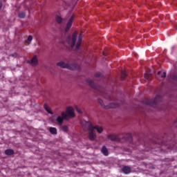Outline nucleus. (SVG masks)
I'll list each match as a JSON object with an SVG mask.
<instances>
[{"label":"nucleus","mask_w":177,"mask_h":177,"mask_svg":"<svg viewBox=\"0 0 177 177\" xmlns=\"http://www.w3.org/2000/svg\"><path fill=\"white\" fill-rule=\"evenodd\" d=\"M93 129L94 131L96 129L98 133H102V132H103V127H99L98 125L93 126Z\"/></svg>","instance_id":"14"},{"label":"nucleus","mask_w":177,"mask_h":177,"mask_svg":"<svg viewBox=\"0 0 177 177\" xmlns=\"http://www.w3.org/2000/svg\"><path fill=\"white\" fill-rule=\"evenodd\" d=\"M80 68H81V66H80V65L75 63L68 64V70L74 71V70H80Z\"/></svg>","instance_id":"12"},{"label":"nucleus","mask_w":177,"mask_h":177,"mask_svg":"<svg viewBox=\"0 0 177 177\" xmlns=\"http://www.w3.org/2000/svg\"><path fill=\"white\" fill-rule=\"evenodd\" d=\"M69 63L70 62H68V60L61 61L57 63V66H58V67H60L61 68H68Z\"/></svg>","instance_id":"9"},{"label":"nucleus","mask_w":177,"mask_h":177,"mask_svg":"<svg viewBox=\"0 0 177 177\" xmlns=\"http://www.w3.org/2000/svg\"><path fill=\"white\" fill-rule=\"evenodd\" d=\"M32 41V37L31 35H29L26 42V44H30V42H31Z\"/></svg>","instance_id":"23"},{"label":"nucleus","mask_w":177,"mask_h":177,"mask_svg":"<svg viewBox=\"0 0 177 177\" xmlns=\"http://www.w3.org/2000/svg\"><path fill=\"white\" fill-rule=\"evenodd\" d=\"M107 139L111 142H120V137L115 134H109L107 136Z\"/></svg>","instance_id":"10"},{"label":"nucleus","mask_w":177,"mask_h":177,"mask_svg":"<svg viewBox=\"0 0 177 177\" xmlns=\"http://www.w3.org/2000/svg\"><path fill=\"white\" fill-rule=\"evenodd\" d=\"M82 41V34H80L78 37V40L77 41V33L73 32L71 37H68L66 42L71 48H74L75 46V50H78L80 49L81 44Z\"/></svg>","instance_id":"2"},{"label":"nucleus","mask_w":177,"mask_h":177,"mask_svg":"<svg viewBox=\"0 0 177 177\" xmlns=\"http://www.w3.org/2000/svg\"><path fill=\"white\" fill-rule=\"evenodd\" d=\"M160 97L157 95L155 98L151 100H145L142 103L147 106H156L160 102Z\"/></svg>","instance_id":"3"},{"label":"nucleus","mask_w":177,"mask_h":177,"mask_svg":"<svg viewBox=\"0 0 177 177\" xmlns=\"http://www.w3.org/2000/svg\"><path fill=\"white\" fill-rule=\"evenodd\" d=\"M18 16L20 19H24V17H26V13L24 12V11L20 12Z\"/></svg>","instance_id":"21"},{"label":"nucleus","mask_w":177,"mask_h":177,"mask_svg":"<svg viewBox=\"0 0 177 177\" xmlns=\"http://www.w3.org/2000/svg\"><path fill=\"white\" fill-rule=\"evenodd\" d=\"M5 153L6 156H12L15 154V151H13V149H6Z\"/></svg>","instance_id":"17"},{"label":"nucleus","mask_w":177,"mask_h":177,"mask_svg":"<svg viewBox=\"0 0 177 177\" xmlns=\"http://www.w3.org/2000/svg\"><path fill=\"white\" fill-rule=\"evenodd\" d=\"M167 77V73L164 72L162 75H161V78H165Z\"/></svg>","instance_id":"27"},{"label":"nucleus","mask_w":177,"mask_h":177,"mask_svg":"<svg viewBox=\"0 0 177 177\" xmlns=\"http://www.w3.org/2000/svg\"><path fill=\"white\" fill-rule=\"evenodd\" d=\"M88 131V138L90 139V140H95V139H96V137H97L96 132L95 131V130L93 129H91Z\"/></svg>","instance_id":"11"},{"label":"nucleus","mask_w":177,"mask_h":177,"mask_svg":"<svg viewBox=\"0 0 177 177\" xmlns=\"http://www.w3.org/2000/svg\"><path fill=\"white\" fill-rule=\"evenodd\" d=\"M98 103L101 104L102 107L103 109H117V107H120V104L118 103H111L109 105H105L104 103H103V100L102 99H98Z\"/></svg>","instance_id":"4"},{"label":"nucleus","mask_w":177,"mask_h":177,"mask_svg":"<svg viewBox=\"0 0 177 177\" xmlns=\"http://www.w3.org/2000/svg\"><path fill=\"white\" fill-rule=\"evenodd\" d=\"M49 131L53 134V135H56L57 133V129L55 127H50L49 128Z\"/></svg>","instance_id":"20"},{"label":"nucleus","mask_w":177,"mask_h":177,"mask_svg":"<svg viewBox=\"0 0 177 177\" xmlns=\"http://www.w3.org/2000/svg\"><path fill=\"white\" fill-rule=\"evenodd\" d=\"M76 111H77V113H79L80 114H82V110H81V109L76 107Z\"/></svg>","instance_id":"25"},{"label":"nucleus","mask_w":177,"mask_h":177,"mask_svg":"<svg viewBox=\"0 0 177 177\" xmlns=\"http://www.w3.org/2000/svg\"><path fill=\"white\" fill-rule=\"evenodd\" d=\"M62 116H57L56 121L58 125H62L64 120H70V118H74L75 113H74V109L69 106L66 109V111H63L61 113Z\"/></svg>","instance_id":"1"},{"label":"nucleus","mask_w":177,"mask_h":177,"mask_svg":"<svg viewBox=\"0 0 177 177\" xmlns=\"http://www.w3.org/2000/svg\"><path fill=\"white\" fill-rule=\"evenodd\" d=\"M62 131H64V132H67V131H68V127L67 126L64 125V126L62 127Z\"/></svg>","instance_id":"24"},{"label":"nucleus","mask_w":177,"mask_h":177,"mask_svg":"<svg viewBox=\"0 0 177 177\" xmlns=\"http://www.w3.org/2000/svg\"><path fill=\"white\" fill-rule=\"evenodd\" d=\"M100 75H102V73H97L95 75V78H99V77H100Z\"/></svg>","instance_id":"26"},{"label":"nucleus","mask_w":177,"mask_h":177,"mask_svg":"<svg viewBox=\"0 0 177 177\" xmlns=\"http://www.w3.org/2000/svg\"><path fill=\"white\" fill-rule=\"evenodd\" d=\"M44 109L46 110V111H47V113H48L49 114H53V112L50 111V107H49L48 106V104H44Z\"/></svg>","instance_id":"18"},{"label":"nucleus","mask_w":177,"mask_h":177,"mask_svg":"<svg viewBox=\"0 0 177 177\" xmlns=\"http://www.w3.org/2000/svg\"><path fill=\"white\" fill-rule=\"evenodd\" d=\"M74 19H75V16L72 15L71 17L68 21L66 26L64 28L65 32H68V31L70 30V28H71V26H73V21H74Z\"/></svg>","instance_id":"7"},{"label":"nucleus","mask_w":177,"mask_h":177,"mask_svg":"<svg viewBox=\"0 0 177 177\" xmlns=\"http://www.w3.org/2000/svg\"><path fill=\"white\" fill-rule=\"evenodd\" d=\"M28 64H30L32 67H37L38 66V57L37 55L33 56V57L28 61Z\"/></svg>","instance_id":"8"},{"label":"nucleus","mask_w":177,"mask_h":177,"mask_svg":"<svg viewBox=\"0 0 177 177\" xmlns=\"http://www.w3.org/2000/svg\"><path fill=\"white\" fill-rule=\"evenodd\" d=\"M55 19H56V21H57V23H58V24H62V23H63V18H62V17L57 15Z\"/></svg>","instance_id":"19"},{"label":"nucleus","mask_w":177,"mask_h":177,"mask_svg":"<svg viewBox=\"0 0 177 177\" xmlns=\"http://www.w3.org/2000/svg\"><path fill=\"white\" fill-rule=\"evenodd\" d=\"M160 74H161V71H158L157 73L158 75H160Z\"/></svg>","instance_id":"30"},{"label":"nucleus","mask_w":177,"mask_h":177,"mask_svg":"<svg viewBox=\"0 0 177 177\" xmlns=\"http://www.w3.org/2000/svg\"><path fill=\"white\" fill-rule=\"evenodd\" d=\"M174 122H177V120H176Z\"/></svg>","instance_id":"31"},{"label":"nucleus","mask_w":177,"mask_h":177,"mask_svg":"<svg viewBox=\"0 0 177 177\" xmlns=\"http://www.w3.org/2000/svg\"><path fill=\"white\" fill-rule=\"evenodd\" d=\"M3 6V4L2 3V0H0V10L2 9Z\"/></svg>","instance_id":"28"},{"label":"nucleus","mask_w":177,"mask_h":177,"mask_svg":"<svg viewBox=\"0 0 177 177\" xmlns=\"http://www.w3.org/2000/svg\"><path fill=\"white\" fill-rule=\"evenodd\" d=\"M131 171H132V169L129 166H125L122 168V171L124 172V174H131Z\"/></svg>","instance_id":"13"},{"label":"nucleus","mask_w":177,"mask_h":177,"mask_svg":"<svg viewBox=\"0 0 177 177\" xmlns=\"http://www.w3.org/2000/svg\"><path fill=\"white\" fill-rule=\"evenodd\" d=\"M86 82H87V84H88V85L93 88V89H95L96 91H102V88L97 85H96L95 84V82H93V80H91V79H87L86 80Z\"/></svg>","instance_id":"6"},{"label":"nucleus","mask_w":177,"mask_h":177,"mask_svg":"<svg viewBox=\"0 0 177 177\" xmlns=\"http://www.w3.org/2000/svg\"><path fill=\"white\" fill-rule=\"evenodd\" d=\"M125 77H127V72L125 71H122L121 78L122 80H125Z\"/></svg>","instance_id":"22"},{"label":"nucleus","mask_w":177,"mask_h":177,"mask_svg":"<svg viewBox=\"0 0 177 177\" xmlns=\"http://www.w3.org/2000/svg\"><path fill=\"white\" fill-rule=\"evenodd\" d=\"M80 124L84 131H90L93 129L92 124L89 121H86L85 120H82L80 121Z\"/></svg>","instance_id":"5"},{"label":"nucleus","mask_w":177,"mask_h":177,"mask_svg":"<svg viewBox=\"0 0 177 177\" xmlns=\"http://www.w3.org/2000/svg\"><path fill=\"white\" fill-rule=\"evenodd\" d=\"M174 80H175L176 81H177V75L174 76Z\"/></svg>","instance_id":"29"},{"label":"nucleus","mask_w":177,"mask_h":177,"mask_svg":"<svg viewBox=\"0 0 177 177\" xmlns=\"http://www.w3.org/2000/svg\"><path fill=\"white\" fill-rule=\"evenodd\" d=\"M101 151L102 153V154H104V156H109V150L107 149V148L106 147H102Z\"/></svg>","instance_id":"16"},{"label":"nucleus","mask_w":177,"mask_h":177,"mask_svg":"<svg viewBox=\"0 0 177 177\" xmlns=\"http://www.w3.org/2000/svg\"><path fill=\"white\" fill-rule=\"evenodd\" d=\"M144 78L146 81H150V80H151V74L150 72H146L144 75Z\"/></svg>","instance_id":"15"}]
</instances>
